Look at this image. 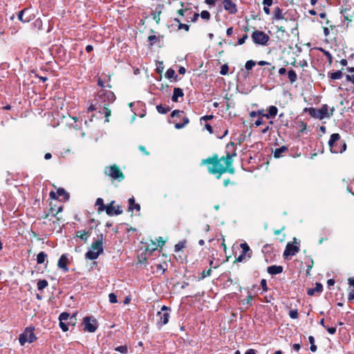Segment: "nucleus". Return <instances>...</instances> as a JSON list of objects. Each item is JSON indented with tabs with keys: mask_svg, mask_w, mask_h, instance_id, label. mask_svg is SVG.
Returning <instances> with one entry per match:
<instances>
[{
	"mask_svg": "<svg viewBox=\"0 0 354 354\" xmlns=\"http://www.w3.org/2000/svg\"><path fill=\"white\" fill-rule=\"evenodd\" d=\"M236 156L235 149L232 153L226 152V154L221 157H219L217 153H214L212 156L203 159L201 166L207 165L208 172L215 175L217 178H220L221 175L225 173L230 174L235 173L233 162L234 157Z\"/></svg>",
	"mask_w": 354,
	"mask_h": 354,
	"instance_id": "obj_1",
	"label": "nucleus"
},
{
	"mask_svg": "<svg viewBox=\"0 0 354 354\" xmlns=\"http://www.w3.org/2000/svg\"><path fill=\"white\" fill-rule=\"evenodd\" d=\"M115 100V94L113 91L106 90L105 88H101L95 97L96 104L98 105L99 108H102L103 112L99 111L100 113H104L106 118V121L109 122L108 118L111 115V109H109V106L113 103Z\"/></svg>",
	"mask_w": 354,
	"mask_h": 354,
	"instance_id": "obj_2",
	"label": "nucleus"
},
{
	"mask_svg": "<svg viewBox=\"0 0 354 354\" xmlns=\"http://www.w3.org/2000/svg\"><path fill=\"white\" fill-rule=\"evenodd\" d=\"M330 151L333 153H342L347 148L345 140L338 133H332L328 142Z\"/></svg>",
	"mask_w": 354,
	"mask_h": 354,
	"instance_id": "obj_3",
	"label": "nucleus"
},
{
	"mask_svg": "<svg viewBox=\"0 0 354 354\" xmlns=\"http://www.w3.org/2000/svg\"><path fill=\"white\" fill-rule=\"evenodd\" d=\"M103 240L104 236L102 234L97 235V240L91 243V250L85 254L86 259L95 260L103 253Z\"/></svg>",
	"mask_w": 354,
	"mask_h": 354,
	"instance_id": "obj_4",
	"label": "nucleus"
},
{
	"mask_svg": "<svg viewBox=\"0 0 354 354\" xmlns=\"http://www.w3.org/2000/svg\"><path fill=\"white\" fill-rule=\"evenodd\" d=\"M104 173L111 178V181L121 182L124 179V174L117 165L105 167Z\"/></svg>",
	"mask_w": 354,
	"mask_h": 354,
	"instance_id": "obj_5",
	"label": "nucleus"
},
{
	"mask_svg": "<svg viewBox=\"0 0 354 354\" xmlns=\"http://www.w3.org/2000/svg\"><path fill=\"white\" fill-rule=\"evenodd\" d=\"M35 328H26L25 330L19 335V341L21 346L26 342L32 343L37 340V337L34 333Z\"/></svg>",
	"mask_w": 354,
	"mask_h": 354,
	"instance_id": "obj_6",
	"label": "nucleus"
},
{
	"mask_svg": "<svg viewBox=\"0 0 354 354\" xmlns=\"http://www.w3.org/2000/svg\"><path fill=\"white\" fill-rule=\"evenodd\" d=\"M252 39L255 44L266 46L270 39L268 35L261 30H254L251 35Z\"/></svg>",
	"mask_w": 354,
	"mask_h": 354,
	"instance_id": "obj_7",
	"label": "nucleus"
},
{
	"mask_svg": "<svg viewBox=\"0 0 354 354\" xmlns=\"http://www.w3.org/2000/svg\"><path fill=\"white\" fill-rule=\"evenodd\" d=\"M241 252L239 256L235 259L234 263L243 262L250 259L252 256V251L247 243H242L240 244Z\"/></svg>",
	"mask_w": 354,
	"mask_h": 354,
	"instance_id": "obj_8",
	"label": "nucleus"
},
{
	"mask_svg": "<svg viewBox=\"0 0 354 354\" xmlns=\"http://www.w3.org/2000/svg\"><path fill=\"white\" fill-rule=\"evenodd\" d=\"M170 310V308L163 306L161 308V311L157 313V317L158 319L157 321V326L158 329H160L164 325L167 324L169 322L170 315L167 312Z\"/></svg>",
	"mask_w": 354,
	"mask_h": 354,
	"instance_id": "obj_9",
	"label": "nucleus"
},
{
	"mask_svg": "<svg viewBox=\"0 0 354 354\" xmlns=\"http://www.w3.org/2000/svg\"><path fill=\"white\" fill-rule=\"evenodd\" d=\"M82 324L84 326V330L88 333H94L98 326L96 319L91 316L84 317Z\"/></svg>",
	"mask_w": 354,
	"mask_h": 354,
	"instance_id": "obj_10",
	"label": "nucleus"
},
{
	"mask_svg": "<svg viewBox=\"0 0 354 354\" xmlns=\"http://www.w3.org/2000/svg\"><path fill=\"white\" fill-rule=\"evenodd\" d=\"M185 115V113L183 111L180 110H174L171 113V117L174 118H176L178 119H181L183 120V122H176L175 124V128L177 129H182L185 127L187 124L189 122V120L187 117L183 116Z\"/></svg>",
	"mask_w": 354,
	"mask_h": 354,
	"instance_id": "obj_11",
	"label": "nucleus"
},
{
	"mask_svg": "<svg viewBox=\"0 0 354 354\" xmlns=\"http://www.w3.org/2000/svg\"><path fill=\"white\" fill-rule=\"evenodd\" d=\"M296 241L297 239L294 238V243L297 245H294L293 243L289 242L287 243L283 254V256L285 259H287L290 256L295 255L299 251V242L297 243Z\"/></svg>",
	"mask_w": 354,
	"mask_h": 354,
	"instance_id": "obj_12",
	"label": "nucleus"
},
{
	"mask_svg": "<svg viewBox=\"0 0 354 354\" xmlns=\"http://www.w3.org/2000/svg\"><path fill=\"white\" fill-rule=\"evenodd\" d=\"M222 6L229 15H235L238 12L236 4L232 0H223Z\"/></svg>",
	"mask_w": 354,
	"mask_h": 354,
	"instance_id": "obj_13",
	"label": "nucleus"
},
{
	"mask_svg": "<svg viewBox=\"0 0 354 354\" xmlns=\"http://www.w3.org/2000/svg\"><path fill=\"white\" fill-rule=\"evenodd\" d=\"M319 109L320 113V120H323L324 118H330L335 111V108L332 107L329 110V107L327 104H322Z\"/></svg>",
	"mask_w": 354,
	"mask_h": 354,
	"instance_id": "obj_14",
	"label": "nucleus"
},
{
	"mask_svg": "<svg viewBox=\"0 0 354 354\" xmlns=\"http://www.w3.org/2000/svg\"><path fill=\"white\" fill-rule=\"evenodd\" d=\"M68 318H69V313L67 312L62 313L59 316V325L64 332H66L68 330V325L67 324V322H66V321L68 320Z\"/></svg>",
	"mask_w": 354,
	"mask_h": 354,
	"instance_id": "obj_15",
	"label": "nucleus"
},
{
	"mask_svg": "<svg viewBox=\"0 0 354 354\" xmlns=\"http://www.w3.org/2000/svg\"><path fill=\"white\" fill-rule=\"evenodd\" d=\"M68 257L66 254H63L58 260L57 266L59 267V268L62 269V270L64 272H67L69 270L68 267Z\"/></svg>",
	"mask_w": 354,
	"mask_h": 354,
	"instance_id": "obj_16",
	"label": "nucleus"
},
{
	"mask_svg": "<svg viewBox=\"0 0 354 354\" xmlns=\"http://www.w3.org/2000/svg\"><path fill=\"white\" fill-rule=\"evenodd\" d=\"M28 8H24L23 10H21V11H19L18 12V15H17V17H18V19L21 21L22 23H28L29 21H30L33 18H34V15H29V16H27L25 18H24V14L28 11Z\"/></svg>",
	"mask_w": 354,
	"mask_h": 354,
	"instance_id": "obj_17",
	"label": "nucleus"
},
{
	"mask_svg": "<svg viewBox=\"0 0 354 354\" xmlns=\"http://www.w3.org/2000/svg\"><path fill=\"white\" fill-rule=\"evenodd\" d=\"M304 112H308L311 117L320 120L319 109L314 107H306L304 109Z\"/></svg>",
	"mask_w": 354,
	"mask_h": 354,
	"instance_id": "obj_18",
	"label": "nucleus"
},
{
	"mask_svg": "<svg viewBox=\"0 0 354 354\" xmlns=\"http://www.w3.org/2000/svg\"><path fill=\"white\" fill-rule=\"evenodd\" d=\"M283 266H276V265H273V266H270L268 268V272L271 274V275H274V274H280L283 272Z\"/></svg>",
	"mask_w": 354,
	"mask_h": 354,
	"instance_id": "obj_19",
	"label": "nucleus"
},
{
	"mask_svg": "<svg viewBox=\"0 0 354 354\" xmlns=\"http://www.w3.org/2000/svg\"><path fill=\"white\" fill-rule=\"evenodd\" d=\"M323 291V286L320 283H316L314 288H308L307 294L309 296H313L315 292L321 293Z\"/></svg>",
	"mask_w": 354,
	"mask_h": 354,
	"instance_id": "obj_20",
	"label": "nucleus"
},
{
	"mask_svg": "<svg viewBox=\"0 0 354 354\" xmlns=\"http://www.w3.org/2000/svg\"><path fill=\"white\" fill-rule=\"evenodd\" d=\"M183 96H184V93H183V89H181L180 88H174V93L171 96V100L174 102H178V97H182Z\"/></svg>",
	"mask_w": 354,
	"mask_h": 354,
	"instance_id": "obj_21",
	"label": "nucleus"
},
{
	"mask_svg": "<svg viewBox=\"0 0 354 354\" xmlns=\"http://www.w3.org/2000/svg\"><path fill=\"white\" fill-rule=\"evenodd\" d=\"M90 235V231L80 230L76 232V236L83 240L84 243L87 242L88 238Z\"/></svg>",
	"mask_w": 354,
	"mask_h": 354,
	"instance_id": "obj_22",
	"label": "nucleus"
},
{
	"mask_svg": "<svg viewBox=\"0 0 354 354\" xmlns=\"http://www.w3.org/2000/svg\"><path fill=\"white\" fill-rule=\"evenodd\" d=\"M129 211H133V209L139 212L140 210V205L136 203L133 197L129 198Z\"/></svg>",
	"mask_w": 354,
	"mask_h": 354,
	"instance_id": "obj_23",
	"label": "nucleus"
},
{
	"mask_svg": "<svg viewBox=\"0 0 354 354\" xmlns=\"http://www.w3.org/2000/svg\"><path fill=\"white\" fill-rule=\"evenodd\" d=\"M278 113V109L275 106H270L268 108V112L266 113L267 119L274 118Z\"/></svg>",
	"mask_w": 354,
	"mask_h": 354,
	"instance_id": "obj_24",
	"label": "nucleus"
},
{
	"mask_svg": "<svg viewBox=\"0 0 354 354\" xmlns=\"http://www.w3.org/2000/svg\"><path fill=\"white\" fill-rule=\"evenodd\" d=\"M273 19L281 20L284 19L283 10L279 7H276L274 10Z\"/></svg>",
	"mask_w": 354,
	"mask_h": 354,
	"instance_id": "obj_25",
	"label": "nucleus"
},
{
	"mask_svg": "<svg viewBox=\"0 0 354 354\" xmlns=\"http://www.w3.org/2000/svg\"><path fill=\"white\" fill-rule=\"evenodd\" d=\"M288 149L286 146H282L279 148H277L274 151V157L275 158H279L281 156V154L283 153L288 151Z\"/></svg>",
	"mask_w": 354,
	"mask_h": 354,
	"instance_id": "obj_26",
	"label": "nucleus"
},
{
	"mask_svg": "<svg viewBox=\"0 0 354 354\" xmlns=\"http://www.w3.org/2000/svg\"><path fill=\"white\" fill-rule=\"evenodd\" d=\"M95 205L98 206V207H97L98 213H100V212L104 211V208H105L106 205L104 204V201L102 198H97Z\"/></svg>",
	"mask_w": 354,
	"mask_h": 354,
	"instance_id": "obj_27",
	"label": "nucleus"
},
{
	"mask_svg": "<svg viewBox=\"0 0 354 354\" xmlns=\"http://www.w3.org/2000/svg\"><path fill=\"white\" fill-rule=\"evenodd\" d=\"M57 194L58 196L63 197L64 201H68L69 199L70 195L64 188H58Z\"/></svg>",
	"mask_w": 354,
	"mask_h": 354,
	"instance_id": "obj_28",
	"label": "nucleus"
},
{
	"mask_svg": "<svg viewBox=\"0 0 354 354\" xmlns=\"http://www.w3.org/2000/svg\"><path fill=\"white\" fill-rule=\"evenodd\" d=\"M165 76L167 79L174 78L175 81L178 80V75H176L175 71L171 68L167 69Z\"/></svg>",
	"mask_w": 354,
	"mask_h": 354,
	"instance_id": "obj_29",
	"label": "nucleus"
},
{
	"mask_svg": "<svg viewBox=\"0 0 354 354\" xmlns=\"http://www.w3.org/2000/svg\"><path fill=\"white\" fill-rule=\"evenodd\" d=\"M114 201L111 202L109 204L105 206L104 210L109 216H113L114 214L115 207H113Z\"/></svg>",
	"mask_w": 354,
	"mask_h": 354,
	"instance_id": "obj_30",
	"label": "nucleus"
},
{
	"mask_svg": "<svg viewBox=\"0 0 354 354\" xmlns=\"http://www.w3.org/2000/svg\"><path fill=\"white\" fill-rule=\"evenodd\" d=\"M288 77L290 83H292V84L295 82L297 80V73H295V71L294 70H289L288 71Z\"/></svg>",
	"mask_w": 354,
	"mask_h": 354,
	"instance_id": "obj_31",
	"label": "nucleus"
},
{
	"mask_svg": "<svg viewBox=\"0 0 354 354\" xmlns=\"http://www.w3.org/2000/svg\"><path fill=\"white\" fill-rule=\"evenodd\" d=\"M48 286V282L46 279H39L37 281V289L39 290H43L44 288H46Z\"/></svg>",
	"mask_w": 354,
	"mask_h": 354,
	"instance_id": "obj_32",
	"label": "nucleus"
},
{
	"mask_svg": "<svg viewBox=\"0 0 354 354\" xmlns=\"http://www.w3.org/2000/svg\"><path fill=\"white\" fill-rule=\"evenodd\" d=\"M46 258L47 254L44 252H40L37 256V263L38 264H42L44 263Z\"/></svg>",
	"mask_w": 354,
	"mask_h": 354,
	"instance_id": "obj_33",
	"label": "nucleus"
},
{
	"mask_svg": "<svg viewBox=\"0 0 354 354\" xmlns=\"http://www.w3.org/2000/svg\"><path fill=\"white\" fill-rule=\"evenodd\" d=\"M156 109L158 112L161 114H165L170 111V108L169 106H163L162 104L157 105Z\"/></svg>",
	"mask_w": 354,
	"mask_h": 354,
	"instance_id": "obj_34",
	"label": "nucleus"
},
{
	"mask_svg": "<svg viewBox=\"0 0 354 354\" xmlns=\"http://www.w3.org/2000/svg\"><path fill=\"white\" fill-rule=\"evenodd\" d=\"M212 270L209 268L207 270H203L198 277V281L203 280L205 278L211 276Z\"/></svg>",
	"mask_w": 354,
	"mask_h": 354,
	"instance_id": "obj_35",
	"label": "nucleus"
},
{
	"mask_svg": "<svg viewBox=\"0 0 354 354\" xmlns=\"http://www.w3.org/2000/svg\"><path fill=\"white\" fill-rule=\"evenodd\" d=\"M77 315V312L74 313L71 315L69 314V318H68V320L66 321V322H67L68 325H71V326L75 325L76 320H77V319H76Z\"/></svg>",
	"mask_w": 354,
	"mask_h": 354,
	"instance_id": "obj_36",
	"label": "nucleus"
},
{
	"mask_svg": "<svg viewBox=\"0 0 354 354\" xmlns=\"http://www.w3.org/2000/svg\"><path fill=\"white\" fill-rule=\"evenodd\" d=\"M161 10H157V9H156L155 11H153L152 13H151V15L153 16V20L156 21V23L157 24H159L160 21V15H161Z\"/></svg>",
	"mask_w": 354,
	"mask_h": 354,
	"instance_id": "obj_37",
	"label": "nucleus"
},
{
	"mask_svg": "<svg viewBox=\"0 0 354 354\" xmlns=\"http://www.w3.org/2000/svg\"><path fill=\"white\" fill-rule=\"evenodd\" d=\"M174 21H176L178 24V30L184 29L187 32L189 31V25L185 24H182L180 22V19H178V18H175Z\"/></svg>",
	"mask_w": 354,
	"mask_h": 354,
	"instance_id": "obj_38",
	"label": "nucleus"
},
{
	"mask_svg": "<svg viewBox=\"0 0 354 354\" xmlns=\"http://www.w3.org/2000/svg\"><path fill=\"white\" fill-rule=\"evenodd\" d=\"M329 77L332 80H339L342 77V73L341 71H337L336 72L331 73L329 75Z\"/></svg>",
	"mask_w": 354,
	"mask_h": 354,
	"instance_id": "obj_39",
	"label": "nucleus"
},
{
	"mask_svg": "<svg viewBox=\"0 0 354 354\" xmlns=\"http://www.w3.org/2000/svg\"><path fill=\"white\" fill-rule=\"evenodd\" d=\"M158 246L159 245L154 242H152L151 245H147L146 248V252H149V254H151L152 252L156 250Z\"/></svg>",
	"mask_w": 354,
	"mask_h": 354,
	"instance_id": "obj_40",
	"label": "nucleus"
},
{
	"mask_svg": "<svg viewBox=\"0 0 354 354\" xmlns=\"http://www.w3.org/2000/svg\"><path fill=\"white\" fill-rule=\"evenodd\" d=\"M256 65V62L252 59L248 60L245 62V68L247 71H250Z\"/></svg>",
	"mask_w": 354,
	"mask_h": 354,
	"instance_id": "obj_41",
	"label": "nucleus"
},
{
	"mask_svg": "<svg viewBox=\"0 0 354 354\" xmlns=\"http://www.w3.org/2000/svg\"><path fill=\"white\" fill-rule=\"evenodd\" d=\"M185 241L178 242L177 244L175 245L174 251L176 252L181 251L185 248Z\"/></svg>",
	"mask_w": 354,
	"mask_h": 354,
	"instance_id": "obj_42",
	"label": "nucleus"
},
{
	"mask_svg": "<svg viewBox=\"0 0 354 354\" xmlns=\"http://www.w3.org/2000/svg\"><path fill=\"white\" fill-rule=\"evenodd\" d=\"M115 351L122 354H127L128 353V347L126 345L119 346L115 348Z\"/></svg>",
	"mask_w": 354,
	"mask_h": 354,
	"instance_id": "obj_43",
	"label": "nucleus"
},
{
	"mask_svg": "<svg viewBox=\"0 0 354 354\" xmlns=\"http://www.w3.org/2000/svg\"><path fill=\"white\" fill-rule=\"evenodd\" d=\"M288 315L291 319H295L299 317V313L297 309H292L290 310Z\"/></svg>",
	"mask_w": 354,
	"mask_h": 354,
	"instance_id": "obj_44",
	"label": "nucleus"
},
{
	"mask_svg": "<svg viewBox=\"0 0 354 354\" xmlns=\"http://www.w3.org/2000/svg\"><path fill=\"white\" fill-rule=\"evenodd\" d=\"M200 16L205 20H209L210 19V13L207 10H203L201 12Z\"/></svg>",
	"mask_w": 354,
	"mask_h": 354,
	"instance_id": "obj_45",
	"label": "nucleus"
},
{
	"mask_svg": "<svg viewBox=\"0 0 354 354\" xmlns=\"http://www.w3.org/2000/svg\"><path fill=\"white\" fill-rule=\"evenodd\" d=\"M229 67L227 64H223L221 67L220 74L222 75H225L228 73Z\"/></svg>",
	"mask_w": 354,
	"mask_h": 354,
	"instance_id": "obj_46",
	"label": "nucleus"
},
{
	"mask_svg": "<svg viewBox=\"0 0 354 354\" xmlns=\"http://www.w3.org/2000/svg\"><path fill=\"white\" fill-rule=\"evenodd\" d=\"M263 118H258V119L252 124L253 127H258L265 124V121L263 120Z\"/></svg>",
	"mask_w": 354,
	"mask_h": 354,
	"instance_id": "obj_47",
	"label": "nucleus"
},
{
	"mask_svg": "<svg viewBox=\"0 0 354 354\" xmlns=\"http://www.w3.org/2000/svg\"><path fill=\"white\" fill-rule=\"evenodd\" d=\"M347 191L354 196V179L347 185Z\"/></svg>",
	"mask_w": 354,
	"mask_h": 354,
	"instance_id": "obj_48",
	"label": "nucleus"
},
{
	"mask_svg": "<svg viewBox=\"0 0 354 354\" xmlns=\"http://www.w3.org/2000/svg\"><path fill=\"white\" fill-rule=\"evenodd\" d=\"M270 67H268V68H264L263 69V72H266V71H268L269 72V75H274V71L275 70V66H272L270 64V66H269Z\"/></svg>",
	"mask_w": 354,
	"mask_h": 354,
	"instance_id": "obj_49",
	"label": "nucleus"
},
{
	"mask_svg": "<svg viewBox=\"0 0 354 354\" xmlns=\"http://www.w3.org/2000/svg\"><path fill=\"white\" fill-rule=\"evenodd\" d=\"M109 299L111 304H115L118 302L117 296L113 292L109 295Z\"/></svg>",
	"mask_w": 354,
	"mask_h": 354,
	"instance_id": "obj_50",
	"label": "nucleus"
},
{
	"mask_svg": "<svg viewBox=\"0 0 354 354\" xmlns=\"http://www.w3.org/2000/svg\"><path fill=\"white\" fill-rule=\"evenodd\" d=\"M323 52L325 55V56L327 57L329 64H331L333 62V56L331 53H330L328 51L323 50Z\"/></svg>",
	"mask_w": 354,
	"mask_h": 354,
	"instance_id": "obj_51",
	"label": "nucleus"
},
{
	"mask_svg": "<svg viewBox=\"0 0 354 354\" xmlns=\"http://www.w3.org/2000/svg\"><path fill=\"white\" fill-rule=\"evenodd\" d=\"M248 38V35H247V34L243 35L242 37H241V38H239V39H238V41H237L238 44H239V45H242V44H243L245 42V40H246Z\"/></svg>",
	"mask_w": 354,
	"mask_h": 354,
	"instance_id": "obj_52",
	"label": "nucleus"
},
{
	"mask_svg": "<svg viewBox=\"0 0 354 354\" xmlns=\"http://www.w3.org/2000/svg\"><path fill=\"white\" fill-rule=\"evenodd\" d=\"M261 286L263 289V291H267L268 290V286H267V281L266 279H262L261 281Z\"/></svg>",
	"mask_w": 354,
	"mask_h": 354,
	"instance_id": "obj_53",
	"label": "nucleus"
},
{
	"mask_svg": "<svg viewBox=\"0 0 354 354\" xmlns=\"http://www.w3.org/2000/svg\"><path fill=\"white\" fill-rule=\"evenodd\" d=\"M158 40V38L156 35H149L148 37V41L151 42V44L152 45L156 41Z\"/></svg>",
	"mask_w": 354,
	"mask_h": 354,
	"instance_id": "obj_54",
	"label": "nucleus"
},
{
	"mask_svg": "<svg viewBox=\"0 0 354 354\" xmlns=\"http://www.w3.org/2000/svg\"><path fill=\"white\" fill-rule=\"evenodd\" d=\"M351 9V6L349 5L347 6V7L346 8H342L340 9V13L342 15H346V12L348 10H349Z\"/></svg>",
	"mask_w": 354,
	"mask_h": 354,
	"instance_id": "obj_55",
	"label": "nucleus"
},
{
	"mask_svg": "<svg viewBox=\"0 0 354 354\" xmlns=\"http://www.w3.org/2000/svg\"><path fill=\"white\" fill-rule=\"evenodd\" d=\"M326 329L330 334L333 335L336 333V327H328L326 326Z\"/></svg>",
	"mask_w": 354,
	"mask_h": 354,
	"instance_id": "obj_56",
	"label": "nucleus"
},
{
	"mask_svg": "<svg viewBox=\"0 0 354 354\" xmlns=\"http://www.w3.org/2000/svg\"><path fill=\"white\" fill-rule=\"evenodd\" d=\"M313 264H314L313 260L312 259H310V264L308 265V267H307L306 275H309L310 274V271L312 269V268L313 267Z\"/></svg>",
	"mask_w": 354,
	"mask_h": 354,
	"instance_id": "obj_57",
	"label": "nucleus"
},
{
	"mask_svg": "<svg viewBox=\"0 0 354 354\" xmlns=\"http://www.w3.org/2000/svg\"><path fill=\"white\" fill-rule=\"evenodd\" d=\"M348 299L349 301H351L354 300V289H351L349 291Z\"/></svg>",
	"mask_w": 354,
	"mask_h": 354,
	"instance_id": "obj_58",
	"label": "nucleus"
},
{
	"mask_svg": "<svg viewBox=\"0 0 354 354\" xmlns=\"http://www.w3.org/2000/svg\"><path fill=\"white\" fill-rule=\"evenodd\" d=\"M99 108L98 105L96 104V102L94 104H91L88 109V111L90 112V111H93L95 110H97V109Z\"/></svg>",
	"mask_w": 354,
	"mask_h": 354,
	"instance_id": "obj_59",
	"label": "nucleus"
},
{
	"mask_svg": "<svg viewBox=\"0 0 354 354\" xmlns=\"http://www.w3.org/2000/svg\"><path fill=\"white\" fill-rule=\"evenodd\" d=\"M121 214H122V209L120 205H118L117 208H115L114 209V214L120 215Z\"/></svg>",
	"mask_w": 354,
	"mask_h": 354,
	"instance_id": "obj_60",
	"label": "nucleus"
},
{
	"mask_svg": "<svg viewBox=\"0 0 354 354\" xmlns=\"http://www.w3.org/2000/svg\"><path fill=\"white\" fill-rule=\"evenodd\" d=\"M139 149L143 153V154H145L146 156L149 155V152L147 151L146 148L144 146L140 145Z\"/></svg>",
	"mask_w": 354,
	"mask_h": 354,
	"instance_id": "obj_61",
	"label": "nucleus"
},
{
	"mask_svg": "<svg viewBox=\"0 0 354 354\" xmlns=\"http://www.w3.org/2000/svg\"><path fill=\"white\" fill-rule=\"evenodd\" d=\"M252 296L251 295H248L247 296V299H246V303L248 305V306H251L252 305Z\"/></svg>",
	"mask_w": 354,
	"mask_h": 354,
	"instance_id": "obj_62",
	"label": "nucleus"
},
{
	"mask_svg": "<svg viewBox=\"0 0 354 354\" xmlns=\"http://www.w3.org/2000/svg\"><path fill=\"white\" fill-rule=\"evenodd\" d=\"M257 111L258 114V118H266V113H264L263 109L258 110Z\"/></svg>",
	"mask_w": 354,
	"mask_h": 354,
	"instance_id": "obj_63",
	"label": "nucleus"
},
{
	"mask_svg": "<svg viewBox=\"0 0 354 354\" xmlns=\"http://www.w3.org/2000/svg\"><path fill=\"white\" fill-rule=\"evenodd\" d=\"M346 79L354 84V75H347Z\"/></svg>",
	"mask_w": 354,
	"mask_h": 354,
	"instance_id": "obj_64",
	"label": "nucleus"
}]
</instances>
